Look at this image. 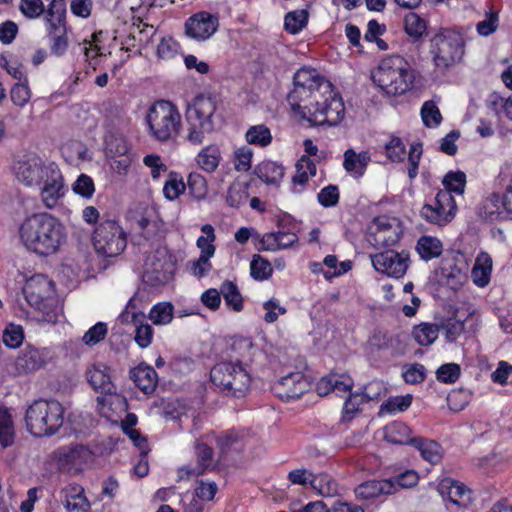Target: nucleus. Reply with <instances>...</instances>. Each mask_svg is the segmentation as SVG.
I'll return each instance as SVG.
<instances>
[{"label": "nucleus", "instance_id": "f257e3e1", "mask_svg": "<svg viewBox=\"0 0 512 512\" xmlns=\"http://www.w3.org/2000/svg\"><path fill=\"white\" fill-rule=\"evenodd\" d=\"M293 84L287 102L295 116L318 126H336L343 120L345 107L341 96L315 69H299Z\"/></svg>", "mask_w": 512, "mask_h": 512}, {"label": "nucleus", "instance_id": "f03ea898", "mask_svg": "<svg viewBox=\"0 0 512 512\" xmlns=\"http://www.w3.org/2000/svg\"><path fill=\"white\" fill-rule=\"evenodd\" d=\"M18 234L24 247L40 257L55 255L67 241L61 221L45 212L26 217L19 226Z\"/></svg>", "mask_w": 512, "mask_h": 512}, {"label": "nucleus", "instance_id": "7ed1b4c3", "mask_svg": "<svg viewBox=\"0 0 512 512\" xmlns=\"http://www.w3.org/2000/svg\"><path fill=\"white\" fill-rule=\"evenodd\" d=\"M218 102L215 97L198 95L186 112V139L192 145H200L205 136L215 131L221 124L222 116L217 113Z\"/></svg>", "mask_w": 512, "mask_h": 512}, {"label": "nucleus", "instance_id": "20e7f679", "mask_svg": "<svg viewBox=\"0 0 512 512\" xmlns=\"http://www.w3.org/2000/svg\"><path fill=\"white\" fill-rule=\"evenodd\" d=\"M416 79V71L400 55L383 58L373 74V80L388 95H403L411 90Z\"/></svg>", "mask_w": 512, "mask_h": 512}, {"label": "nucleus", "instance_id": "39448f33", "mask_svg": "<svg viewBox=\"0 0 512 512\" xmlns=\"http://www.w3.org/2000/svg\"><path fill=\"white\" fill-rule=\"evenodd\" d=\"M149 136L161 143L174 141L182 130L181 114L171 101L157 100L145 117Z\"/></svg>", "mask_w": 512, "mask_h": 512}, {"label": "nucleus", "instance_id": "423d86ee", "mask_svg": "<svg viewBox=\"0 0 512 512\" xmlns=\"http://www.w3.org/2000/svg\"><path fill=\"white\" fill-rule=\"evenodd\" d=\"M64 409L56 400H37L25 415L27 430L36 437L51 436L63 425Z\"/></svg>", "mask_w": 512, "mask_h": 512}, {"label": "nucleus", "instance_id": "0eeeda50", "mask_svg": "<svg viewBox=\"0 0 512 512\" xmlns=\"http://www.w3.org/2000/svg\"><path fill=\"white\" fill-rule=\"evenodd\" d=\"M212 383L228 395L244 396L251 384V375L239 361H223L215 364L210 371Z\"/></svg>", "mask_w": 512, "mask_h": 512}, {"label": "nucleus", "instance_id": "6e6552de", "mask_svg": "<svg viewBox=\"0 0 512 512\" xmlns=\"http://www.w3.org/2000/svg\"><path fill=\"white\" fill-rule=\"evenodd\" d=\"M47 12L45 24L47 36L50 40V51L53 55L60 57L67 51L69 42L66 30V1L45 0Z\"/></svg>", "mask_w": 512, "mask_h": 512}, {"label": "nucleus", "instance_id": "1a4fd4ad", "mask_svg": "<svg viewBox=\"0 0 512 512\" xmlns=\"http://www.w3.org/2000/svg\"><path fill=\"white\" fill-rule=\"evenodd\" d=\"M95 251L104 257H116L127 246V234L115 220H103L92 236Z\"/></svg>", "mask_w": 512, "mask_h": 512}, {"label": "nucleus", "instance_id": "9d476101", "mask_svg": "<svg viewBox=\"0 0 512 512\" xmlns=\"http://www.w3.org/2000/svg\"><path fill=\"white\" fill-rule=\"evenodd\" d=\"M431 53L437 68L445 70L461 60L464 42L460 34L444 29L431 39Z\"/></svg>", "mask_w": 512, "mask_h": 512}, {"label": "nucleus", "instance_id": "9b49d317", "mask_svg": "<svg viewBox=\"0 0 512 512\" xmlns=\"http://www.w3.org/2000/svg\"><path fill=\"white\" fill-rule=\"evenodd\" d=\"M457 206L449 191H439L430 203H426L421 216L429 223L439 226L446 225L455 216Z\"/></svg>", "mask_w": 512, "mask_h": 512}, {"label": "nucleus", "instance_id": "f8f14e48", "mask_svg": "<svg viewBox=\"0 0 512 512\" xmlns=\"http://www.w3.org/2000/svg\"><path fill=\"white\" fill-rule=\"evenodd\" d=\"M371 262L375 270L389 277H402L409 267V254L405 251L397 252L389 249L371 255Z\"/></svg>", "mask_w": 512, "mask_h": 512}, {"label": "nucleus", "instance_id": "ddd939ff", "mask_svg": "<svg viewBox=\"0 0 512 512\" xmlns=\"http://www.w3.org/2000/svg\"><path fill=\"white\" fill-rule=\"evenodd\" d=\"M52 166H45L36 155H26L14 165V173L18 181L26 186L40 185Z\"/></svg>", "mask_w": 512, "mask_h": 512}, {"label": "nucleus", "instance_id": "4468645a", "mask_svg": "<svg viewBox=\"0 0 512 512\" xmlns=\"http://www.w3.org/2000/svg\"><path fill=\"white\" fill-rule=\"evenodd\" d=\"M272 392L284 401L300 398L310 389V382L302 372H291L273 383Z\"/></svg>", "mask_w": 512, "mask_h": 512}, {"label": "nucleus", "instance_id": "2eb2a0df", "mask_svg": "<svg viewBox=\"0 0 512 512\" xmlns=\"http://www.w3.org/2000/svg\"><path fill=\"white\" fill-rule=\"evenodd\" d=\"M145 314L135 310L133 299H130L125 310L120 315L122 323H131L135 326V342L140 348H147L153 339V328L148 323H144Z\"/></svg>", "mask_w": 512, "mask_h": 512}, {"label": "nucleus", "instance_id": "dca6fc26", "mask_svg": "<svg viewBox=\"0 0 512 512\" xmlns=\"http://www.w3.org/2000/svg\"><path fill=\"white\" fill-rule=\"evenodd\" d=\"M219 25L218 17L208 12H199L185 23L186 34L198 41L209 39L217 30Z\"/></svg>", "mask_w": 512, "mask_h": 512}, {"label": "nucleus", "instance_id": "f3484780", "mask_svg": "<svg viewBox=\"0 0 512 512\" xmlns=\"http://www.w3.org/2000/svg\"><path fill=\"white\" fill-rule=\"evenodd\" d=\"M372 229L371 237L376 246H393L400 239L401 230L396 218L378 217L374 220V228Z\"/></svg>", "mask_w": 512, "mask_h": 512}, {"label": "nucleus", "instance_id": "a211bd4d", "mask_svg": "<svg viewBox=\"0 0 512 512\" xmlns=\"http://www.w3.org/2000/svg\"><path fill=\"white\" fill-rule=\"evenodd\" d=\"M90 449L83 444H71L59 447L52 453V460L60 469H68L73 465H80L91 457Z\"/></svg>", "mask_w": 512, "mask_h": 512}, {"label": "nucleus", "instance_id": "6ab92c4d", "mask_svg": "<svg viewBox=\"0 0 512 512\" xmlns=\"http://www.w3.org/2000/svg\"><path fill=\"white\" fill-rule=\"evenodd\" d=\"M23 293L29 305H39L41 301L55 295L54 283L46 276L39 274L26 282Z\"/></svg>", "mask_w": 512, "mask_h": 512}, {"label": "nucleus", "instance_id": "aec40b11", "mask_svg": "<svg viewBox=\"0 0 512 512\" xmlns=\"http://www.w3.org/2000/svg\"><path fill=\"white\" fill-rule=\"evenodd\" d=\"M41 200L45 207L52 209L58 203V200L64 196V184L60 171L54 167L47 172L42 181Z\"/></svg>", "mask_w": 512, "mask_h": 512}, {"label": "nucleus", "instance_id": "412c9836", "mask_svg": "<svg viewBox=\"0 0 512 512\" xmlns=\"http://www.w3.org/2000/svg\"><path fill=\"white\" fill-rule=\"evenodd\" d=\"M86 378L91 387L104 395H115L117 388L111 380L110 368L103 363L92 365L86 371Z\"/></svg>", "mask_w": 512, "mask_h": 512}, {"label": "nucleus", "instance_id": "4be33fe9", "mask_svg": "<svg viewBox=\"0 0 512 512\" xmlns=\"http://www.w3.org/2000/svg\"><path fill=\"white\" fill-rule=\"evenodd\" d=\"M396 492V485L392 479L369 480L355 488L358 499L370 500L380 495H391Z\"/></svg>", "mask_w": 512, "mask_h": 512}, {"label": "nucleus", "instance_id": "5701e85b", "mask_svg": "<svg viewBox=\"0 0 512 512\" xmlns=\"http://www.w3.org/2000/svg\"><path fill=\"white\" fill-rule=\"evenodd\" d=\"M440 494L447 498L452 504L459 507H466L471 502V491L462 483L445 479L439 486Z\"/></svg>", "mask_w": 512, "mask_h": 512}, {"label": "nucleus", "instance_id": "b1692460", "mask_svg": "<svg viewBox=\"0 0 512 512\" xmlns=\"http://www.w3.org/2000/svg\"><path fill=\"white\" fill-rule=\"evenodd\" d=\"M130 378L144 394H152L158 384L156 371L144 363L130 370Z\"/></svg>", "mask_w": 512, "mask_h": 512}, {"label": "nucleus", "instance_id": "393cba45", "mask_svg": "<svg viewBox=\"0 0 512 512\" xmlns=\"http://www.w3.org/2000/svg\"><path fill=\"white\" fill-rule=\"evenodd\" d=\"M353 385V380L347 375L330 374L320 379L316 389L320 396H325L330 392L342 395L350 391Z\"/></svg>", "mask_w": 512, "mask_h": 512}, {"label": "nucleus", "instance_id": "a878e982", "mask_svg": "<svg viewBox=\"0 0 512 512\" xmlns=\"http://www.w3.org/2000/svg\"><path fill=\"white\" fill-rule=\"evenodd\" d=\"M197 465L195 467L185 466L179 470V473L186 472L187 477L198 476L206 470L213 467V450L204 443L196 444Z\"/></svg>", "mask_w": 512, "mask_h": 512}, {"label": "nucleus", "instance_id": "bb28decb", "mask_svg": "<svg viewBox=\"0 0 512 512\" xmlns=\"http://www.w3.org/2000/svg\"><path fill=\"white\" fill-rule=\"evenodd\" d=\"M44 363V356L39 349L26 347L17 357L15 366L19 373H29L38 370Z\"/></svg>", "mask_w": 512, "mask_h": 512}, {"label": "nucleus", "instance_id": "cd10ccee", "mask_svg": "<svg viewBox=\"0 0 512 512\" xmlns=\"http://www.w3.org/2000/svg\"><path fill=\"white\" fill-rule=\"evenodd\" d=\"M384 438L392 444L412 445L416 437L405 423L394 421L385 426Z\"/></svg>", "mask_w": 512, "mask_h": 512}, {"label": "nucleus", "instance_id": "c85d7f7f", "mask_svg": "<svg viewBox=\"0 0 512 512\" xmlns=\"http://www.w3.org/2000/svg\"><path fill=\"white\" fill-rule=\"evenodd\" d=\"M370 161V154L367 151L356 153L353 149H347L344 152L343 167L348 173L361 177Z\"/></svg>", "mask_w": 512, "mask_h": 512}, {"label": "nucleus", "instance_id": "c756f323", "mask_svg": "<svg viewBox=\"0 0 512 512\" xmlns=\"http://www.w3.org/2000/svg\"><path fill=\"white\" fill-rule=\"evenodd\" d=\"M492 272V259L487 253H480L471 271L473 282L478 287H485L490 282Z\"/></svg>", "mask_w": 512, "mask_h": 512}, {"label": "nucleus", "instance_id": "7c9ffc66", "mask_svg": "<svg viewBox=\"0 0 512 512\" xmlns=\"http://www.w3.org/2000/svg\"><path fill=\"white\" fill-rule=\"evenodd\" d=\"M411 446L417 448L422 458L431 464L439 463L443 457L442 447L434 440L416 437Z\"/></svg>", "mask_w": 512, "mask_h": 512}, {"label": "nucleus", "instance_id": "2f4dec72", "mask_svg": "<svg viewBox=\"0 0 512 512\" xmlns=\"http://www.w3.org/2000/svg\"><path fill=\"white\" fill-rule=\"evenodd\" d=\"M404 30L414 41H421L427 35V21L414 12L404 17Z\"/></svg>", "mask_w": 512, "mask_h": 512}, {"label": "nucleus", "instance_id": "473e14b6", "mask_svg": "<svg viewBox=\"0 0 512 512\" xmlns=\"http://www.w3.org/2000/svg\"><path fill=\"white\" fill-rule=\"evenodd\" d=\"M256 174L266 184L279 185L284 176V168L276 162L264 161L256 167Z\"/></svg>", "mask_w": 512, "mask_h": 512}, {"label": "nucleus", "instance_id": "72a5a7b5", "mask_svg": "<svg viewBox=\"0 0 512 512\" xmlns=\"http://www.w3.org/2000/svg\"><path fill=\"white\" fill-rule=\"evenodd\" d=\"M221 153L217 146H207L196 156L198 166L205 172L212 173L219 166Z\"/></svg>", "mask_w": 512, "mask_h": 512}, {"label": "nucleus", "instance_id": "f704fd0d", "mask_svg": "<svg viewBox=\"0 0 512 512\" xmlns=\"http://www.w3.org/2000/svg\"><path fill=\"white\" fill-rule=\"evenodd\" d=\"M30 306L33 307L38 313L37 319L39 321L51 324L57 322L59 316V306L55 295L41 301L39 305Z\"/></svg>", "mask_w": 512, "mask_h": 512}, {"label": "nucleus", "instance_id": "c9c22d12", "mask_svg": "<svg viewBox=\"0 0 512 512\" xmlns=\"http://www.w3.org/2000/svg\"><path fill=\"white\" fill-rule=\"evenodd\" d=\"M439 335L438 323H421L412 330V336L421 346H429L435 342Z\"/></svg>", "mask_w": 512, "mask_h": 512}, {"label": "nucleus", "instance_id": "e433bc0d", "mask_svg": "<svg viewBox=\"0 0 512 512\" xmlns=\"http://www.w3.org/2000/svg\"><path fill=\"white\" fill-rule=\"evenodd\" d=\"M220 288L225 304L235 312L242 311L243 298L237 285L226 280L221 284Z\"/></svg>", "mask_w": 512, "mask_h": 512}, {"label": "nucleus", "instance_id": "4c0bfd02", "mask_svg": "<svg viewBox=\"0 0 512 512\" xmlns=\"http://www.w3.org/2000/svg\"><path fill=\"white\" fill-rule=\"evenodd\" d=\"M15 439L14 425L7 408L0 407V444L3 448L11 446Z\"/></svg>", "mask_w": 512, "mask_h": 512}, {"label": "nucleus", "instance_id": "58836bf2", "mask_svg": "<svg viewBox=\"0 0 512 512\" xmlns=\"http://www.w3.org/2000/svg\"><path fill=\"white\" fill-rule=\"evenodd\" d=\"M416 249L420 257L428 261L442 253V244L436 238L423 236L418 240Z\"/></svg>", "mask_w": 512, "mask_h": 512}, {"label": "nucleus", "instance_id": "ea45409f", "mask_svg": "<svg viewBox=\"0 0 512 512\" xmlns=\"http://www.w3.org/2000/svg\"><path fill=\"white\" fill-rule=\"evenodd\" d=\"M311 487L324 497H331L337 494L338 485L328 474L322 473L311 478Z\"/></svg>", "mask_w": 512, "mask_h": 512}, {"label": "nucleus", "instance_id": "a19ab883", "mask_svg": "<svg viewBox=\"0 0 512 512\" xmlns=\"http://www.w3.org/2000/svg\"><path fill=\"white\" fill-rule=\"evenodd\" d=\"M308 22V12L304 9L288 12L284 19V28L290 34L299 33Z\"/></svg>", "mask_w": 512, "mask_h": 512}, {"label": "nucleus", "instance_id": "79ce46f5", "mask_svg": "<svg viewBox=\"0 0 512 512\" xmlns=\"http://www.w3.org/2000/svg\"><path fill=\"white\" fill-rule=\"evenodd\" d=\"M438 325L439 332L442 331L446 341L449 343L455 342L465 329L464 322L456 318L443 319Z\"/></svg>", "mask_w": 512, "mask_h": 512}, {"label": "nucleus", "instance_id": "37998d69", "mask_svg": "<svg viewBox=\"0 0 512 512\" xmlns=\"http://www.w3.org/2000/svg\"><path fill=\"white\" fill-rule=\"evenodd\" d=\"M18 9L23 17L28 20L39 19L47 12L43 0H20Z\"/></svg>", "mask_w": 512, "mask_h": 512}, {"label": "nucleus", "instance_id": "c03bdc74", "mask_svg": "<svg viewBox=\"0 0 512 512\" xmlns=\"http://www.w3.org/2000/svg\"><path fill=\"white\" fill-rule=\"evenodd\" d=\"M144 278L147 282L153 285H158L167 280L166 274L163 271V264L155 257L148 258L145 263Z\"/></svg>", "mask_w": 512, "mask_h": 512}, {"label": "nucleus", "instance_id": "a18cd8bd", "mask_svg": "<svg viewBox=\"0 0 512 512\" xmlns=\"http://www.w3.org/2000/svg\"><path fill=\"white\" fill-rule=\"evenodd\" d=\"M201 231L204 234L197 239L196 245L201 250L200 255H205L208 257H213L215 254V246L213 242L215 241V230L212 225L205 224L201 227Z\"/></svg>", "mask_w": 512, "mask_h": 512}, {"label": "nucleus", "instance_id": "49530a36", "mask_svg": "<svg viewBox=\"0 0 512 512\" xmlns=\"http://www.w3.org/2000/svg\"><path fill=\"white\" fill-rule=\"evenodd\" d=\"M246 140L249 144L265 147L271 143L272 135L265 125H255L246 132Z\"/></svg>", "mask_w": 512, "mask_h": 512}, {"label": "nucleus", "instance_id": "de8ad7c7", "mask_svg": "<svg viewBox=\"0 0 512 512\" xmlns=\"http://www.w3.org/2000/svg\"><path fill=\"white\" fill-rule=\"evenodd\" d=\"M442 183L445 187L443 191L462 195L466 186V175L462 171H450L444 176Z\"/></svg>", "mask_w": 512, "mask_h": 512}, {"label": "nucleus", "instance_id": "09e8293b", "mask_svg": "<svg viewBox=\"0 0 512 512\" xmlns=\"http://www.w3.org/2000/svg\"><path fill=\"white\" fill-rule=\"evenodd\" d=\"M149 318L155 325H166L173 319V306L170 303H158L151 308Z\"/></svg>", "mask_w": 512, "mask_h": 512}, {"label": "nucleus", "instance_id": "8fccbe9b", "mask_svg": "<svg viewBox=\"0 0 512 512\" xmlns=\"http://www.w3.org/2000/svg\"><path fill=\"white\" fill-rule=\"evenodd\" d=\"M187 185L189 193L197 200L205 198L208 188L205 178L197 173L192 172L188 175Z\"/></svg>", "mask_w": 512, "mask_h": 512}, {"label": "nucleus", "instance_id": "3c124183", "mask_svg": "<svg viewBox=\"0 0 512 512\" xmlns=\"http://www.w3.org/2000/svg\"><path fill=\"white\" fill-rule=\"evenodd\" d=\"M421 117L426 127H437L442 121L441 113L433 101L424 102Z\"/></svg>", "mask_w": 512, "mask_h": 512}, {"label": "nucleus", "instance_id": "603ef678", "mask_svg": "<svg viewBox=\"0 0 512 512\" xmlns=\"http://www.w3.org/2000/svg\"><path fill=\"white\" fill-rule=\"evenodd\" d=\"M251 276L257 280L267 279L272 273L270 263L262 257L255 255L250 264Z\"/></svg>", "mask_w": 512, "mask_h": 512}, {"label": "nucleus", "instance_id": "864d4df0", "mask_svg": "<svg viewBox=\"0 0 512 512\" xmlns=\"http://www.w3.org/2000/svg\"><path fill=\"white\" fill-rule=\"evenodd\" d=\"M65 507L69 512H87L90 508V503L83 495V489L77 493L69 495L65 500Z\"/></svg>", "mask_w": 512, "mask_h": 512}, {"label": "nucleus", "instance_id": "5fc2aeb1", "mask_svg": "<svg viewBox=\"0 0 512 512\" xmlns=\"http://www.w3.org/2000/svg\"><path fill=\"white\" fill-rule=\"evenodd\" d=\"M385 151L387 157L393 162L403 161L406 154L405 145L398 137H391L389 142L385 144Z\"/></svg>", "mask_w": 512, "mask_h": 512}, {"label": "nucleus", "instance_id": "6e6d98bb", "mask_svg": "<svg viewBox=\"0 0 512 512\" xmlns=\"http://www.w3.org/2000/svg\"><path fill=\"white\" fill-rule=\"evenodd\" d=\"M367 402L361 393H351L344 403L343 420L350 421L359 411V407Z\"/></svg>", "mask_w": 512, "mask_h": 512}, {"label": "nucleus", "instance_id": "4d7b16f0", "mask_svg": "<svg viewBox=\"0 0 512 512\" xmlns=\"http://www.w3.org/2000/svg\"><path fill=\"white\" fill-rule=\"evenodd\" d=\"M248 198L247 188L241 183H233L227 193V203L231 207H239Z\"/></svg>", "mask_w": 512, "mask_h": 512}, {"label": "nucleus", "instance_id": "13d9d810", "mask_svg": "<svg viewBox=\"0 0 512 512\" xmlns=\"http://www.w3.org/2000/svg\"><path fill=\"white\" fill-rule=\"evenodd\" d=\"M107 331L106 323L98 322L84 334L82 340L86 345H95L106 337Z\"/></svg>", "mask_w": 512, "mask_h": 512}, {"label": "nucleus", "instance_id": "bf43d9fd", "mask_svg": "<svg viewBox=\"0 0 512 512\" xmlns=\"http://www.w3.org/2000/svg\"><path fill=\"white\" fill-rule=\"evenodd\" d=\"M498 24V12L491 10L486 13L484 20L478 22L476 29L481 36H489L496 31Z\"/></svg>", "mask_w": 512, "mask_h": 512}, {"label": "nucleus", "instance_id": "052dcab7", "mask_svg": "<svg viewBox=\"0 0 512 512\" xmlns=\"http://www.w3.org/2000/svg\"><path fill=\"white\" fill-rule=\"evenodd\" d=\"M460 376V366L447 363L440 366L436 372L437 380L443 383H454Z\"/></svg>", "mask_w": 512, "mask_h": 512}, {"label": "nucleus", "instance_id": "680f3d73", "mask_svg": "<svg viewBox=\"0 0 512 512\" xmlns=\"http://www.w3.org/2000/svg\"><path fill=\"white\" fill-rule=\"evenodd\" d=\"M319 203L323 207H334L339 202V189L336 185H328L320 190L317 195Z\"/></svg>", "mask_w": 512, "mask_h": 512}, {"label": "nucleus", "instance_id": "e2e57ef3", "mask_svg": "<svg viewBox=\"0 0 512 512\" xmlns=\"http://www.w3.org/2000/svg\"><path fill=\"white\" fill-rule=\"evenodd\" d=\"M24 335L19 325H9L3 332V342L10 348H17L21 345Z\"/></svg>", "mask_w": 512, "mask_h": 512}, {"label": "nucleus", "instance_id": "0e129e2a", "mask_svg": "<svg viewBox=\"0 0 512 512\" xmlns=\"http://www.w3.org/2000/svg\"><path fill=\"white\" fill-rule=\"evenodd\" d=\"M73 191L84 198H91L95 191L92 178L86 174H81L73 184Z\"/></svg>", "mask_w": 512, "mask_h": 512}, {"label": "nucleus", "instance_id": "69168bd1", "mask_svg": "<svg viewBox=\"0 0 512 512\" xmlns=\"http://www.w3.org/2000/svg\"><path fill=\"white\" fill-rule=\"evenodd\" d=\"M210 258L211 257L205 255H200L197 260L188 262L187 269L193 276L201 278L212 269Z\"/></svg>", "mask_w": 512, "mask_h": 512}, {"label": "nucleus", "instance_id": "338daca9", "mask_svg": "<svg viewBox=\"0 0 512 512\" xmlns=\"http://www.w3.org/2000/svg\"><path fill=\"white\" fill-rule=\"evenodd\" d=\"M10 97L12 102L19 107H23L27 104L31 97V92L27 83L21 82L15 84L10 91Z\"/></svg>", "mask_w": 512, "mask_h": 512}, {"label": "nucleus", "instance_id": "774afa93", "mask_svg": "<svg viewBox=\"0 0 512 512\" xmlns=\"http://www.w3.org/2000/svg\"><path fill=\"white\" fill-rule=\"evenodd\" d=\"M106 150L112 157L125 156L129 151V145L124 138L112 136L106 141Z\"/></svg>", "mask_w": 512, "mask_h": 512}]
</instances>
